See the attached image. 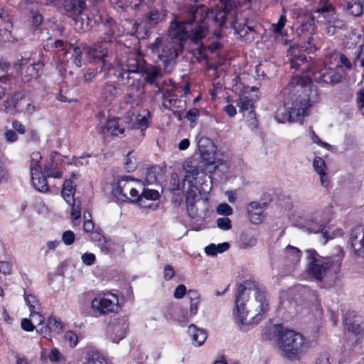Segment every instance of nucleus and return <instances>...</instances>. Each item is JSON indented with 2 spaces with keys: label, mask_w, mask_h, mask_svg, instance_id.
I'll return each mask as SVG.
<instances>
[{
  "label": "nucleus",
  "mask_w": 364,
  "mask_h": 364,
  "mask_svg": "<svg viewBox=\"0 0 364 364\" xmlns=\"http://www.w3.org/2000/svg\"><path fill=\"white\" fill-rule=\"evenodd\" d=\"M285 254L288 258L294 262H298L301 257V251L295 247L288 245L285 248Z\"/></svg>",
  "instance_id": "38"
},
{
  "label": "nucleus",
  "mask_w": 364,
  "mask_h": 364,
  "mask_svg": "<svg viewBox=\"0 0 364 364\" xmlns=\"http://www.w3.org/2000/svg\"><path fill=\"white\" fill-rule=\"evenodd\" d=\"M217 225L222 230H229L231 228V221L228 218H220L217 220Z\"/></svg>",
  "instance_id": "51"
},
{
  "label": "nucleus",
  "mask_w": 364,
  "mask_h": 364,
  "mask_svg": "<svg viewBox=\"0 0 364 364\" xmlns=\"http://www.w3.org/2000/svg\"><path fill=\"white\" fill-rule=\"evenodd\" d=\"M312 13L313 18H316L318 22L323 23L334 17L336 10L328 0H319Z\"/></svg>",
  "instance_id": "14"
},
{
  "label": "nucleus",
  "mask_w": 364,
  "mask_h": 364,
  "mask_svg": "<svg viewBox=\"0 0 364 364\" xmlns=\"http://www.w3.org/2000/svg\"><path fill=\"white\" fill-rule=\"evenodd\" d=\"M193 55L198 60H205L208 64V57L203 47L201 46L193 50Z\"/></svg>",
  "instance_id": "54"
},
{
  "label": "nucleus",
  "mask_w": 364,
  "mask_h": 364,
  "mask_svg": "<svg viewBox=\"0 0 364 364\" xmlns=\"http://www.w3.org/2000/svg\"><path fill=\"white\" fill-rule=\"evenodd\" d=\"M185 171L184 180L191 183L193 180H196L200 170L194 164V161L190 159L185 161L182 166Z\"/></svg>",
  "instance_id": "26"
},
{
  "label": "nucleus",
  "mask_w": 364,
  "mask_h": 364,
  "mask_svg": "<svg viewBox=\"0 0 364 364\" xmlns=\"http://www.w3.org/2000/svg\"><path fill=\"white\" fill-rule=\"evenodd\" d=\"M63 6L67 15L74 18L83 13L86 4L85 0H63Z\"/></svg>",
  "instance_id": "21"
},
{
  "label": "nucleus",
  "mask_w": 364,
  "mask_h": 364,
  "mask_svg": "<svg viewBox=\"0 0 364 364\" xmlns=\"http://www.w3.org/2000/svg\"><path fill=\"white\" fill-rule=\"evenodd\" d=\"M235 303L236 316L244 325L257 323L269 306L264 287L251 281L238 287Z\"/></svg>",
  "instance_id": "1"
},
{
  "label": "nucleus",
  "mask_w": 364,
  "mask_h": 364,
  "mask_svg": "<svg viewBox=\"0 0 364 364\" xmlns=\"http://www.w3.org/2000/svg\"><path fill=\"white\" fill-rule=\"evenodd\" d=\"M278 346L284 356L290 360L298 358L308 348L307 343L300 333L282 328L278 334Z\"/></svg>",
  "instance_id": "5"
},
{
  "label": "nucleus",
  "mask_w": 364,
  "mask_h": 364,
  "mask_svg": "<svg viewBox=\"0 0 364 364\" xmlns=\"http://www.w3.org/2000/svg\"><path fill=\"white\" fill-rule=\"evenodd\" d=\"M198 191V187L195 186H190L186 193V204L188 210L193 207L196 203V199L198 197L197 192Z\"/></svg>",
  "instance_id": "36"
},
{
  "label": "nucleus",
  "mask_w": 364,
  "mask_h": 364,
  "mask_svg": "<svg viewBox=\"0 0 364 364\" xmlns=\"http://www.w3.org/2000/svg\"><path fill=\"white\" fill-rule=\"evenodd\" d=\"M62 323L57 320L54 316H50L48 318L47 324L45 326H42L38 332L43 336V337L51 340L53 335L60 334L63 331Z\"/></svg>",
  "instance_id": "20"
},
{
  "label": "nucleus",
  "mask_w": 364,
  "mask_h": 364,
  "mask_svg": "<svg viewBox=\"0 0 364 364\" xmlns=\"http://www.w3.org/2000/svg\"><path fill=\"white\" fill-rule=\"evenodd\" d=\"M25 301L26 304L29 306L30 311L33 309L34 310H40L41 306L38 301L31 294H28L25 296Z\"/></svg>",
  "instance_id": "42"
},
{
  "label": "nucleus",
  "mask_w": 364,
  "mask_h": 364,
  "mask_svg": "<svg viewBox=\"0 0 364 364\" xmlns=\"http://www.w3.org/2000/svg\"><path fill=\"white\" fill-rule=\"evenodd\" d=\"M142 84L139 80H133L127 86V92L129 97V102L134 104L138 103V100L142 93Z\"/></svg>",
  "instance_id": "25"
},
{
  "label": "nucleus",
  "mask_w": 364,
  "mask_h": 364,
  "mask_svg": "<svg viewBox=\"0 0 364 364\" xmlns=\"http://www.w3.org/2000/svg\"><path fill=\"white\" fill-rule=\"evenodd\" d=\"M199 110L196 108H193L188 111L186 117L190 122H195L196 118L199 116Z\"/></svg>",
  "instance_id": "58"
},
{
  "label": "nucleus",
  "mask_w": 364,
  "mask_h": 364,
  "mask_svg": "<svg viewBox=\"0 0 364 364\" xmlns=\"http://www.w3.org/2000/svg\"><path fill=\"white\" fill-rule=\"evenodd\" d=\"M151 114L148 110H144L142 113L129 114L128 112L127 114V119L130 118L128 123L130 124L132 129H141V134L144 135L145 129L149 127V119Z\"/></svg>",
  "instance_id": "16"
},
{
  "label": "nucleus",
  "mask_w": 364,
  "mask_h": 364,
  "mask_svg": "<svg viewBox=\"0 0 364 364\" xmlns=\"http://www.w3.org/2000/svg\"><path fill=\"white\" fill-rule=\"evenodd\" d=\"M176 87H173L170 90H167L163 92L162 107L164 109L173 110L175 108L183 109L186 107L185 101L178 99L176 95L173 93Z\"/></svg>",
  "instance_id": "19"
},
{
  "label": "nucleus",
  "mask_w": 364,
  "mask_h": 364,
  "mask_svg": "<svg viewBox=\"0 0 364 364\" xmlns=\"http://www.w3.org/2000/svg\"><path fill=\"white\" fill-rule=\"evenodd\" d=\"M142 189L143 184L139 180L125 177L118 181L117 187L113 190V193L119 200L135 202L139 191Z\"/></svg>",
  "instance_id": "7"
},
{
  "label": "nucleus",
  "mask_w": 364,
  "mask_h": 364,
  "mask_svg": "<svg viewBox=\"0 0 364 364\" xmlns=\"http://www.w3.org/2000/svg\"><path fill=\"white\" fill-rule=\"evenodd\" d=\"M187 298L190 303V314L194 316L197 314L198 306L200 304V294L196 290H189Z\"/></svg>",
  "instance_id": "35"
},
{
  "label": "nucleus",
  "mask_w": 364,
  "mask_h": 364,
  "mask_svg": "<svg viewBox=\"0 0 364 364\" xmlns=\"http://www.w3.org/2000/svg\"><path fill=\"white\" fill-rule=\"evenodd\" d=\"M62 241L66 245H72L75 241V234L71 230L65 231L62 235Z\"/></svg>",
  "instance_id": "47"
},
{
  "label": "nucleus",
  "mask_w": 364,
  "mask_h": 364,
  "mask_svg": "<svg viewBox=\"0 0 364 364\" xmlns=\"http://www.w3.org/2000/svg\"><path fill=\"white\" fill-rule=\"evenodd\" d=\"M323 23H326V32L329 36L336 34L339 30L346 27V23L343 20L333 17Z\"/></svg>",
  "instance_id": "29"
},
{
  "label": "nucleus",
  "mask_w": 364,
  "mask_h": 364,
  "mask_svg": "<svg viewBox=\"0 0 364 364\" xmlns=\"http://www.w3.org/2000/svg\"><path fill=\"white\" fill-rule=\"evenodd\" d=\"M141 191H143V192L139 195V197L146 198V199H150L151 200H156L159 198V192L155 190H152V189L145 190L143 188V189Z\"/></svg>",
  "instance_id": "45"
},
{
  "label": "nucleus",
  "mask_w": 364,
  "mask_h": 364,
  "mask_svg": "<svg viewBox=\"0 0 364 364\" xmlns=\"http://www.w3.org/2000/svg\"><path fill=\"white\" fill-rule=\"evenodd\" d=\"M144 74L146 75L144 80L146 82L151 84V85L155 83V80L157 77H162V73H161V70L156 68H154L150 70H149L146 68V72H144Z\"/></svg>",
  "instance_id": "37"
},
{
  "label": "nucleus",
  "mask_w": 364,
  "mask_h": 364,
  "mask_svg": "<svg viewBox=\"0 0 364 364\" xmlns=\"http://www.w3.org/2000/svg\"><path fill=\"white\" fill-rule=\"evenodd\" d=\"M146 182L148 184H154L157 182V177L155 170L152 168L147 170L146 175Z\"/></svg>",
  "instance_id": "52"
},
{
  "label": "nucleus",
  "mask_w": 364,
  "mask_h": 364,
  "mask_svg": "<svg viewBox=\"0 0 364 364\" xmlns=\"http://www.w3.org/2000/svg\"><path fill=\"white\" fill-rule=\"evenodd\" d=\"M5 139L9 142H14L17 140V134L11 129L6 130L4 134Z\"/></svg>",
  "instance_id": "62"
},
{
  "label": "nucleus",
  "mask_w": 364,
  "mask_h": 364,
  "mask_svg": "<svg viewBox=\"0 0 364 364\" xmlns=\"http://www.w3.org/2000/svg\"><path fill=\"white\" fill-rule=\"evenodd\" d=\"M118 298L113 294H105L103 296L95 298L91 306L95 311L100 314H106L114 312L118 309Z\"/></svg>",
  "instance_id": "12"
},
{
  "label": "nucleus",
  "mask_w": 364,
  "mask_h": 364,
  "mask_svg": "<svg viewBox=\"0 0 364 364\" xmlns=\"http://www.w3.org/2000/svg\"><path fill=\"white\" fill-rule=\"evenodd\" d=\"M149 48L153 53L156 54L159 59L164 60L166 64V70H167L168 64L175 60L183 49L181 43H175L171 41L164 42L160 37L156 38L155 41L150 44Z\"/></svg>",
  "instance_id": "6"
},
{
  "label": "nucleus",
  "mask_w": 364,
  "mask_h": 364,
  "mask_svg": "<svg viewBox=\"0 0 364 364\" xmlns=\"http://www.w3.org/2000/svg\"><path fill=\"white\" fill-rule=\"evenodd\" d=\"M208 8L205 6L191 8L190 10V16L185 20V23H189L191 26L193 25L194 22H196V24H199L208 17Z\"/></svg>",
  "instance_id": "22"
},
{
  "label": "nucleus",
  "mask_w": 364,
  "mask_h": 364,
  "mask_svg": "<svg viewBox=\"0 0 364 364\" xmlns=\"http://www.w3.org/2000/svg\"><path fill=\"white\" fill-rule=\"evenodd\" d=\"M239 107V112L250 119L255 120V114L253 112L252 101L247 97H241L237 103Z\"/></svg>",
  "instance_id": "27"
},
{
  "label": "nucleus",
  "mask_w": 364,
  "mask_h": 364,
  "mask_svg": "<svg viewBox=\"0 0 364 364\" xmlns=\"http://www.w3.org/2000/svg\"><path fill=\"white\" fill-rule=\"evenodd\" d=\"M33 324L41 325L44 321V317L41 314L39 310L33 309L30 313Z\"/></svg>",
  "instance_id": "48"
},
{
  "label": "nucleus",
  "mask_w": 364,
  "mask_h": 364,
  "mask_svg": "<svg viewBox=\"0 0 364 364\" xmlns=\"http://www.w3.org/2000/svg\"><path fill=\"white\" fill-rule=\"evenodd\" d=\"M264 206V203L262 205L257 202H251L249 203L247 213L250 220L252 223L258 224L262 222Z\"/></svg>",
  "instance_id": "23"
},
{
  "label": "nucleus",
  "mask_w": 364,
  "mask_h": 364,
  "mask_svg": "<svg viewBox=\"0 0 364 364\" xmlns=\"http://www.w3.org/2000/svg\"><path fill=\"white\" fill-rule=\"evenodd\" d=\"M314 170L318 174L323 173L326 171V166L325 161L318 156L315 157L313 163Z\"/></svg>",
  "instance_id": "43"
},
{
  "label": "nucleus",
  "mask_w": 364,
  "mask_h": 364,
  "mask_svg": "<svg viewBox=\"0 0 364 364\" xmlns=\"http://www.w3.org/2000/svg\"><path fill=\"white\" fill-rule=\"evenodd\" d=\"M311 80L309 75L296 74L291 78L287 89L289 91L290 102H285L284 107L289 122L301 121L310 107V92Z\"/></svg>",
  "instance_id": "2"
},
{
  "label": "nucleus",
  "mask_w": 364,
  "mask_h": 364,
  "mask_svg": "<svg viewBox=\"0 0 364 364\" xmlns=\"http://www.w3.org/2000/svg\"><path fill=\"white\" fill-rule=\"evenodd\" d=\"M287 19L284 14H282L279 17V21L277 23H274L272 25V31L275 33L281 34L282 30L284 28L286 23Z\"/></svg>",
  "instance_id": "44"
},
{
  "label": "nucleus",
  "mask_w": 364,
  "mask_h": 364,
  "mask_svg": "<svg viewBox=\"0 0 364 364\" xmlns=\"http://www.w3.org/2000/svg\"><path fill=\"white\" fill-rule=\"evenodd\" d=\"M307 259L309 260V273L315 279L321 281L330 272L338 273L340 271L343 252L341 250L335 257L323 258L314 250H309Z\"/></svg>",
  "instance_id": "4"
},
{
  "label": "nucleus",
  "mask_w": 364,
  "mask_h": 364,
  "mask_svg": "<svg viewBox=\"0 0 364 364\" xmlns=\"http://www.w3.org/2000/svg\"><path fill=\"white\" fill-rule=\"evenodd\" d=\"M175 275V271L170 265H166L164 267V278L167 280L172 279Z\"/></svg>",
  "instance_id": "64"
},
{
  "label": "nucleus",
  "mask_w": 364,
  "mask_h": 364,
  "mask_svg": "<svg viewBox=\"0 0 364 364\" xmlns=\"http://www.w3.org/2000/svg\"><path fill=\"white\" fill-rule=\"evenodd\" d=\"M213 18L218 26H222L230 20L240 38L247 43H252L259 38L262 31V26L252 19L243 18L238 21L235 18L236 9L231 1L222 2L220 8L211 11Z\"/></svg>",
  "instance_id": "3"
},
{
  "label": "nucleus",
  "mask_w": 364,
  "mask_h": 364,
  "mask_svg": "<svg viewBox=\"0 0 364 364\" xmlns=\"http://www.w3.org/2000/svg\"><path fill=\"white\" fill-rule=\"evenodd\" d=\"M191 32L188 35V38L194 43H198L202 38H205L207 34L208 29L205 26L196 24L194 28H190Z\"/></svg>",
  "instance_id": "34"
},
{
  "label": "nucleus",
  "mask_w": 364,
  "mask_h": 364,
  "mask_svg": "<svg viewBox=\"0 0 364 364\" xmlns=\"http://www.w3.org/2000/svg\"><path fill=\"white\" fill-rule=\"evenodd\" d=\"M217 212L220 215H230L232 213V209L227 203H220L217 208Z\"/></svg>",
  "instance_id": "50"
},
{
  "label": "nucleus",
  "mask_w": 364,
  "mask_h": 364,
  "mask_svg": "<svg viewBox=\"0 0 364 364\" xmlns=\"http://www.w3.org/2000/svg\"><path fill=\"white\" fill-rule=\"evenodd\" d=\"M311 73L314 80L319 83L336 84L342 80L341 74L326 65H314Z\"/></svg>",
  "instance_id": "11"
},
{
  "label": "nucleus",
  "mask_w": 364,
  "mask_h": 364,
  "mask_svg": "<svg viewBox=\"0 0 364 364\" xmlns=\"http://www.w3.org/2000/svg\"><path fill=\"white\" fill-rule=\"evenodd\" d=\"M188 334L191 337L193 344L197 346H201L207 338L205 331L198 328L193 324L189 326Z\"/></svg>",
  "instance_id": "28"
},
{
  "label": "nucleus",
  "mask_w": 364,
  "mask_h": 364,
  "mask_svg": "<svg viewBox=\"0 0 364 364\" xmlns=\"http://www.w3.org/2000/svg\"><path fill=\"white\" fill-rule=\"evenodd\" d=\"M186 294V287L183 284L177 286L174 291L173 296L176 299H181Z\"/></svg>",
  "instance_id": "56"
},
{
  "label": "nucleus",
  "mask_w": 364,
  "mask_h": 364,
  "mask_svg": "<svg viewBox=\"0 0 364 364\" xmlns=\"http://www.w3.org/2000/svg\"><path fill=\"white\" fill-rule=\"evenodd\" d=\"M125 63L127 68L123 70L128 74L131 73L144 74L146 72V63L139 53H130L127 57Z\"/></svg>",
  "instance_id": "15"
},
{
  "label": "nucleus",
  "mask_w": 364,
  "mask_h": 364,
  "mask_svg": "<svg viewBox=\"0 0 364 364\" xmlns=\"http://www.w3.org/2000/svg\"><path fill=\"white\" fill-rule=\"evenodd\" d=\"M350 242L355 253L364 257V226H357L352 230Z\"/></svg>",
  "instance_id": "18"
},
{
  "label": "nucleus",
  "mask_w": 364,
  "mask_h": 364,
  "mask_svg": "<svg viewBox=\"0 0 364 364\" xmlns=\"http://www.w3.org/2000/svg\"><path fill=\"white\" fill-rule=\"evenodd\" d=\"M189 26V23H185V20L182 22L172 21L169 26L170 41L181 43L183 46L185 41L188 38Z\"/></svg>",
  "instance_id": "13"
},
{
  "label": "nucleus",
  "mask_w": 364,
  "mask_h": 364,
  "mask_svg": "<svg viewBox=\"0 0 364 364\" xmlns=\"http://www.w3.org/2000/svg\"><path fill=\"white\" fill-rule=\"evenodd\" d=\"M167 16L165 9H151L149 12L143 16L142 21L146 23L156 24L164 21Z\"/></svg>",
  "instance_id": "24"
},
{
  "label": "nucleus",
  "mask_w": 364,
  "mask_h": 364,
  "mask_svg": "<svg viewBox=\"0 0 364 364\" xmlns=\"http://www.w3.org/2000/svg\"><path fill=\"white\" fill-rule=\"evenodd\" d=\"M16 68L20 72L22 80L28 82L39 76V72L43 68V64L38 63H31L30 55L25 53L15 64Z\"/></svg>",
  "instance_id": "9"
},
{
  "label": "nucleus",
  "mask_w": 364,
  "mask_h": 364,
  "mask_svg": "<svg viewBox=\"0 0 364 364\" xmlns=\"http://www.w3.org/2000/svg\"><path fill=\"white\" fill-rule=\"evenodd\" d=\"M16 106L17 102L16 99L11 98V100L5 102V111L11 115H14L16 113Z\"/></svg>",
  "instance_id": "46"
},
{
  "label": "nucleus",
  "mask_w": 364,
  "mask_h": 364,
  "mask_svg": "<svg viewBox=\"0 0 364 364\" xmlns=\"http://www.w3.org/2000/svg\"><path fill=\"white\" fill-rule=\"evenodd\" d=\"M81 259L85 264L91 265L95 261V255L92 253H84Z\"/></svg>",
  "instance_id": "55"
},
{
  "label": "nucleus",
  "mask_w": 364,
  "mask_h": 364,
  "mask_svg": "<svg viewBox=\"0 0 364 364\" xmlns=\"http://www.w3.org/2000/svg\"><path fill=\"white\" fill-rule=\"evenodd\" d=\"M346 9L353 16H360L363 14L364 7L362 0H346Z\"/></svg>",
  "instance_id": "30"
},
{
  "label": "nucleus",
  "mask_w": 364,
  "mask_h": 364,
  "mask_svg": "<svg viewBox=\"0 0 364 364\" xmlns=\"http://www.w3.org/2000/svg\"><path fill=\"white\" fill-rule=\"evenodd\" d=\"M115 90L116 88L112 85H108L105 87V94L109 100H112L114 97Z\"/></svg>",
  "instance_id": "61"
},
{
  "label": "nucleus",
  "mask_w": 364,
  "mask_h": 364,
  "mask_svg": "<svg viewBox=\"0 0 364 364\" xmlns=\"http://www.w3.org/2000/svg\"><path fill=\"white\" fill-rule=\"evenodd\" d=\"M69 205L71 206V217L73 220H77L80 218L81 215L80 201L74 199V200L71 202V204Z\"/></svg>",
  "instance_id": "41"
},
{
  "label": "nucleus",
  "mask_w": 364,
  "mask_h": 364,
  "mask_svg": "<svg viewBox=\"0 0 364 364\" xmlns=\"http://www.w3.org/2000/svg\"><path fill=\"white\" fill-rule=\"evenodd\" d=\"M44 171L47 177L60 178L63 176L62 172L57 170L55 166L53 164L46 165L44 167Z\"/></svg>",
  "instance_id": "39"
},
{
  "label": "nucleus",
  "mask_w": 364,
  "mask_h": 364,
  "mask_svg": "<svg viewBox=\"0 0 364 364\" xmlns=\"http://www.w3.org/2000/svg\"><path fill=\"white\" fill-rule=\"evenodd\" d=\"M75 193V187L73 181L69 179L65 180L63 185L61 195L68 204H71V202L74 200Z\"/></svg>",
  "instance_id": "31"
},
{
  "label": "nucleus",
  "mask_w": 364,
  "mask_h": 364,
  "mask_svg": "<svg viewBox=\"0 0 364 364\" xmlns=\"http://www.w3.org/2000/svg\"><path fill=\"white\" fill-rule=\"evenodd\" d=\"M21 327L26 331H31L34 329V324L31 319L23 318L21 321Z\"/></svg>",
  "instance_id": "59"
},
{
  "label": "nucleus",
  "mask_w": 364,
  "mask_h": 364,
  "mask_svg": "<svg viewBox=\"0 0 364 364\" xmlns=\"http://www.w3.org/2000/svg\"><path fill=\"white\" fill-rule=\"evenodd\" d=\"M64 338L66 341H69L71 347H74L77 344L78 337L73 331H69L65 333Z\"/></svg>",
  "instance_id": "49"
},
{
  "label": "nucleus",
  "mask_w": 364,
  "mask_h": 364,
  "mask_svg": "<svg viewBox=\"0 0 364 364\" xmlns=\"http://www.w3.org/2000/svg\"><path fill=\"white\" fill-rule=\"evenodd\" d=\"M314 42V39L313 36H310L304 44L306 49L309 52H314L317 50V48Z\"/></svg>",
  "instance_id": "63"
},
{
  "label": "nucleus",
  "mask_w": 364,
  "mask_h": 364,
  "mask_svg": "<svg viewBox=\"0 0 364 364\" xmlns=\"http://www.w3.org/2000/svg\"><path fill=\"white\" fill-rule=\"evenodd\" d=\"M34 33L36 35H37L38 36V38H41L42 39V41H48V40L50 39V37L48 36V32L47 28L36 29L34 31Z\"/></svg>",
  "instance_id": "60"
},
{
  "label": "nucleus",
  "mask_w": 364,
  "mask_h": 364,
  "mask_svg": "<svg viewBox=\"0 0 364 364\" xmlns=\"http://www.w3.org/2000/svg\"><path fill=\"white\" fill-rule=\"evenodd\" d=\"M110 46L109 41H100L96 43L94 47L85 46L83 48L89 55L94 60H102L105 63V59L108 55V50Z\"/></svg>",
  "instance_id": "17"
},
{
  "label": "nucleus",
  "mask_w": 364,
  "mask_h": 364,
  "mask_svg": "<svg viewBox=\"0 0 364 364\" xmlns=\"http://www.w3.org/2000/svg\"><path fill=\"white\" fill-rule=\"evenodd\" d=\"M138 198L135 202H137L140 207L143 208H152L155 209L157 207V204L155 200L146 199V198L137 197Z\"/></svg>",
  "instance_id": "40"
},
{
  "label": "nucleus",
  "mask_w": 364,
  "mask_h": 364,
  "mask_svg": "<svg viewBox=\"0 0 364 364\" xmlns=\"http://www.w3.org/2000/svg\"><path fill=\"white\" fill-rule=\"evenodd\" d=\"M104 132L112 136L123 135L124 129L122 128L117 119H110L107 122L104 127Z\"/></svg>",
  "instance_id": "33"
},
{
  "label": "nucleus",
  "mask_w": 364,
  "mask_h": 364,
  "mask_svg": "<svg viewBox=\"0 0 364 364\" xmlns=\"http://www.w3.org/2000/svg\"><path fill=\"white\" fill-rule=\"evenodd\" d=\"M355 317L353 311L348 312L344 318V324L346 329L355 335H358L362 333L363 329L359 323H355L352 318Z\"/></svg>",
  "instance_id": "32"
},
{
  "label": "nucleus",
  "mask_w": 364,
  "mask_h": 364,
  "mask_svg": "<svg viewBox=\"0 0 364 364\" xmlns=\"http://www.w3.org/2000/svg\"><path fill=\"white\" fill-rule=\"evenodd\" d=\"M291 68L296 71H300L304 75L311 72L314 64L310 58H307L304 50L299 46H293L288 50Z\"/></svg>",
  "instance_id": "8"
},
{
  "label": "nucleus",
  "mask_w": 364,
  "mask_h": 364,
  "mask_svg": "<svg viewBox=\"0 0 364 364\" xmlns=\"http://www.w3.org/2000/svg\"><path fill=\"white\" fill-rule=\"evenodd\" d=\"M73 55H74V63L77 67L82 66V60H81V56L82 54V51L81 48L80 47H75L73 50Z\"/></svg>",
  "instance_id": "53"
},
{
  "label": "nucleus",
  "mask_w": 364,
  "mask_h": 364,
  "mask_svg": "<svg viewBox=\"0 0 364 364\" xmlns=\"http://www.w3.org/2000/svg\"><path fill=\"white\" fill-rule=\"evenodd\" d=\"M41 156L39 152L31 154V181L34 188L40 192H47L49 189L46 176L41 172L40 165Z\"/></svg>",
  "instance_id": "10"
},
{
  "label": "nucleus",
  "mask_w": 364,
  "mask_h": 364,
  "mask_svg": "<svg viewBox=\"0 0 364 364\" xmlns=\"http://www.w3.org/2000/svg\"><path fill=\"white\" fill-rule=\"evenodd\" d=\"M96 245L100 248V250L102 252H105V254H107L111 251V247L108 244V241L107 240L106 238L103 239L102 242L97 243Z\"/></svg>",
  "instance_id": "57"
}]
</instances>
